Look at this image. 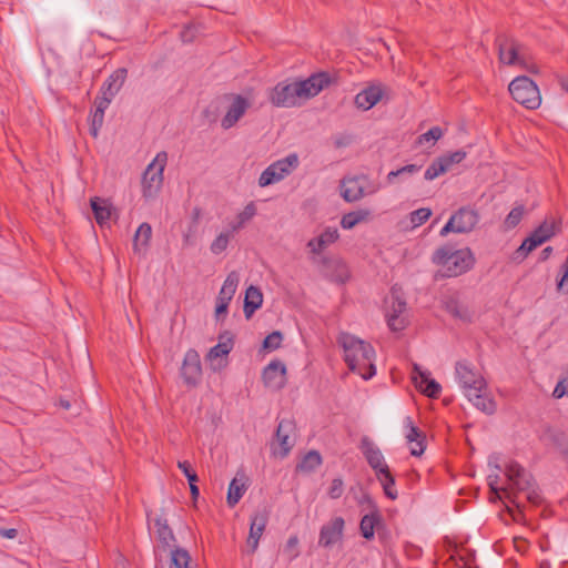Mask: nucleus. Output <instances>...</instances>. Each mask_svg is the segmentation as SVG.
<instances>
[{
    "mask_svg": "<svg viewBox=\"0 0 568 568\" xmlns=\"http://www.w3.org/2000/svg\"><path fill=\"white\" fill-rule=\"evenodd\" d=\"M338 342L344 349V361L351 372L357 373L365 381L375 376L376 353L369 343L347 333L342 334Z\"/></svg>",
    "mask_w": 568,
    "mask_h": 568,
    "instance_id": "obj_1",
    "label": "nucleus"
},
{
    "mask_svg": "<svg viewBox=\"0 0 568 568\" xmlns=\"http://www.w3.org/2000/svg\"><path fill=\"white\" fill-rule=\"evenodd\" d=\"M455 374L466 397L479 410L491 415L496 412L495 400L487 395L486 381L474 372L466 362H457Z\"/></svg>",
    "mask_w": 568,
    "mask_h": 568,
    "instance_id": "obj_2",
    "label": "nucleus"
},
{
    "mask_svg": "<svg viewBox=\"0 0 568 568\" xmlns=\"http://www.w3.org/2000/svg\"><path fill=\"white\" fill-rule=\"evenodd\" d=\"M432 262L444 267V276L456 277L470 271L476 263V258L469 247L456 250L455 245L447 243L434 251Z\"/></svg>",
    "mask_w": 568,
    "mask_h": 568,
    "instance_id": "obj_3",
    "label": "nucleus"
},
{
    "mask_svg": "<svg viewBox=\"0 0 568 568\" xmlns=\"http://www.w3.org/2000/svg\"><path fill=\"white\" fill-rule=\"evenodd\" d=\"M505 475L511 484V489L525 491L527 500L532 505H540L542 497L536 489L532 476L517 462H510L505 469Z\"/></svg>",
    "mask_w": 568,
    "mask_h": 568,
    "instance_id": "obj_4",
    "label": "nucleus"
},
{
    "mask_svg": "<svg viewBox=\"0 0 568 568\" xmlns=\"http://www.w3.org/2000/svg\"><path fill=\"white\" fill-rule=\"evenodd\" d=\"M341 195L345 202L353 203L367 194L379 190V184L371 181L367 174L346 175L339 181Z\"/></svg>",
    "mask_w": 568,
    "mask_h": 568,
    "instance_id": "obj_5",
    "label": "nucleus"
},
{
    "mask_svg": "<svg viewBox=\"0 0 568 568\" xmlns=\"http://www.w3.org/2000/svg\"><path fill=\"white\" fill-rule=\"evenodd\" d=\"M511 98L529 110L537 109L541 97L537 84L527 75L516 77L508 85Z\"/></svg>",
    "mask_w": 568,
    "mask_h": 568,
    "instance_id": "obj_6",
    "label": "nucleus"
},
{
    "mask_svg": "<svg viewBox=\"0 0 568 568\" xmlns=\"http://www.w3.org/2000/svg\"><path fill=\"white\" fill-rule=\"evenodd\" d=\"M480 216L477 210L467 206L459 207L454 212L446 224L439 231V235L445 237L449 233L468 234L479 223Z\"/></svg>",
    "mask_w": 568,
    "mask_h": 568,
    "instance_id": "obj_7",
    "label": "nucleus"
},
{
    "mask_svg": "<svg viewBox=\"0 0 568 568\" xmlns=\"http://www.w3.org/2000/svg\"><path fill=\"white\" fill-rule=\"evenodd\" d=\"M166 161L168 154L162 151L159 152L154 160L146 166L142 179L143 196L145 199L154 197L161 190Z\"/></svg>",
    "mask_w": 568,
    "mask_h": 568,
    "instance_id": "obj_8",
    "label": "nucleus"
},
{
    "mask_svg": "<svg viewBox=\"0 0 568 568\" xmlns=\"http://www.w3.org/2000/svg\"><path fill=\"white\" fill-rule=\"evenodd\" d=\"M298 165V156L291 153L287 156L270 164L260 175L258 185L261 187L268 186L285 179Z\"/></svg>",
    "mask_w": 568,
    "mask_h": 568,
    "instance_id": "obj_9",
    "label": "nucleus"
},
{
    "mask_svg": "<svg viewBox=\"0 0 568 568\" xmlns=\"http://www.w3.org/2000/svg\"><path fill=\"white\" fill-rule=\"evenodd\" d=\"M296 425L292 419H281L278 422L275 438L271 443V452L275 457L281 459L288 456L295 445Z\"/></svg>",
    "mask_w": 568,
    "mask_h": 568,
    "instance_id": "obj_10",
    "label": "nucleus"
},
{
    "mask_svg": "<svg viewBox=\"0 0 568 568\" xmlns=\"http://www.w3.org/2000/svg\"><path fill=\"white\" fill-rule=\"evenodd\" d=\"M223 99L230 104L225 115L221 120V126L224 130H229L233 128L252 106V101L248 98L236 93H226L223 95Z\"/></svg>",
    "mask_w": 568,
    "mask_h": 568,
    "instance_id": "obj_11",
    "label": "nucleus"
},
{
    "mask_svg": "<svg viewBox=\"0 0 568 568\" xmlns=\"http://www.w3.org/2000/svg\"><path fill=\"white\" fill-rule=\"evenodd\" d=\"M498 53L500 62L507 65L526 67L525 47L516 39L507 37L497 38Z\"/></svg>",
    "mask_w": 568,
    "mask_h": 568,
    "instance_id": "obj_12",
    "label": "nucleus"
},
{
    "mask_svg": "<svg viewBox=\"0 0 568 568\" xmlns=\"http://www.w3.org/2000/svg\"><path fill=\"white\" fill-rule=\"evenodd\" d=\"M234 346V335L230 331H224L219 335V343L213 346L206 359L211 362L213 371H221L227 366V355Z\"/></svg>",
    "mask_w": 568,
    "mask_h": 568,
    "instance_id": "obj_13",
    "label": "nucleus"
},
{
    "mask_svg": "<svg viewBox=\"0 0 568 568\" xmlns=\"http://www.w3.org/2000/svg\"><path fill=\"white\" fill-rule=\"evenodd\" d=\"M345 520L342 516L332 517L320 529L318 546L331 549L337 544H343Z\"/></svg>",
    "mask_w": 568,
    "mask_h": 568,
    "instance_id": "obj_14",
    "label": "nucleus"
},
{
    "mask_svg": "<svg viewBox=\"0 0 568 568\" xmlns=\"http://www.w3.org/2000/svg\"><path fill=\"white\" fill-rule=\"evenodd\" d=\"M298 91V81L280 82L272 90L270 99L275 106L292 108L297 104L298 99L303 98Z\"/></svg>",
    "mask_w": 568,
    "mask_h": 568,
    "instance_id": "obj_15",
    "label": "nucleus"
},
{
    "mask_svg": "<svg viewBox=\"0 0 568 568\" xmlns=\"http://www.w3.org/2000/svg\"><path fill=\"white\" fill-rule=\"evenodd\" d=\"M286 365L282 361H271L262 372L264 386L272 390H281L286 385Z\"/></svg>",
    "mask_w": 568,
    "mask_h": 568,
    "instance_id": "obj_16",
    "label": "nucleus"
},
{
    "mask_svg": "<svg viewBox=\"0 0 568 568\" xmlns=\"http://www.w3.org/2000/svg\"><path fill=\"white\" fill-rule=\"evenodd\" d=\"M412 381L415 387L429 398H437L440 395V384L432 378L430 372L422 369L418 364L413 365Z\"/></svg>",
    "mask_w": 568,
    "mask_h": 568,
    "instance_id": "obj_17",
    "label": "nucleus"
},
{
    "mask_svg": "<svg viewBox=\"0 0 568 568\" xmlns=\"http://www.w3.org/2000/svg\"><path fill=\"white\" fill-rule=\"evenodd\" d=\"M202 367L199 353L190 348L185 355L181 366V376L189 386H196L201 379Z\"/></svg>",
    "mask_w": 568,
    "mask_h": 568,
    "instance_id": "obj_18",
    "label": "nucleus"
},
{
    "mask_svg": "<svg viewBox=\"0 0 568 568\" xmlns=\"http://www.w3.org/2000/svg\"><path fill=\"white\" fill-rule=\"evenodd\" d=\"M392 305L387 313V325L390 331L399 332L406 328L408 321L403 314L406 312V301L397 295L396 291L392 290Z\"/></svg>",
    "mask_w": 568,
    "mask_h": 568,
    "instance_id": "obj_19",
    "label": "nucleus"
},
{
    "mask_svg": "<svg viewBox=\"0 0 568 568\" xmlns=\"http://www.w3.org/2000/svg\"><path fill=\"white\" fill-rule=\"evenodd\" d=\"M332 83V78L328 72L321 71L312 74L305 80L298 81V92L302 93L303 99H310L317 95L325 88Z\"/></svg>",
    "mask_w": 568,
    "mask_h": 568,
    "instance_id": "obj_20",
    "label": "nucleus"
},
{
    "mask_svg": "<svg viewBox=\"0 0 568 568\" xmlns=\"http://www.w3.org/2000/svg\"><path fill=\"white\" fill-rule=\"evenodd\" d=\"M268 516L270 513L266 510V508L258 509L251 516L247 546L252 554L255 552L258 547L260 538L262 537L268 523Z\"/></svg>",
    "mask_w": 568,
    "mask_h": 568,
    "instance_id": "obj_21",
    "label": "nucleus"
},
{
    "mask_svg": "<svg viewBox=\"0 0 568 568\" xmlns=\"http://www.w3.org/2000/svg\"><path fill=\"white\" fill-rule=\"evenodd\" d=\"M367 464L375 471V475L381 474V469L388 466L382 454V450L374 444L368 436H363L358 446Z\"/></svg>",
    "mask_w": 568,
    "mask_h": 568,
    "instance_id": "obj_22",
    "label": "nucleus"
},
{
    "mask_svg": "<svg viewBox=\"0 0 568 568\" xmlns=\"http://www.w3.org/2000/svg\"><path fill=\"white\" fill-rule=\"evenodd\" d=\"M384 94L385 88L381 83L369 84L355 95L354 103L356 108L367 111L381 102Z\"/></svg>",
    "mask_w": 568,
    "mask_h": 568,
    "instance_id": "obj_23",
    "label": "nucleus"
},
{
    "mask_svg": "<svg viewBox=\"0 0 568 568\" xmlns=\"http://www.w3.org/2000/svg\"><path fill=\"white\" fill-rule=\"evenodd\" d=\"M126 77L128 70L125 68H119L113 71L102 84L100 89L101 95H98L97 98H106L109 103H111L112 99L122 89Z\"/></svg>",
    "mask_w": 568,
    "mask_h": 568,
    "instance_id": "obj_24",
    "label": "nucleus"
},
{
    "mask_svg": "<svg viewBox=\"0 0 568 568\" xmlns=\"http://www.w3.org/2000/svg\"><path fill=\"white\" fill-rule=\"evenodd\" d=\"M385 528V521L381 511H374L364 515L359 521V532L366 540H373L375 531L382 537V529Z\"/></svg>",
    "mask_w": 568,
    "mask_h": 568,
    "instance_id": "obj_25",
    "label": "nucleus"
},
{
    "mask_svg": "<svg viewBox=\"0 0 568 568\" xmlns=\"http://www.w3.org/2000/svg\"><path fill=\"white\" fill-rule=\"evenodd\" d=\"M404 423H405V427L407 428V434H406L407 442L416 443V446L412 447L410 454L413 456L419 457L426 448V446H425L426 436L417 426L414 425L412 417L407 416L405 418Z\"/></svg>",
    "mask_w": 568,
    "mask_h": 568,
    "instance_id": "obj_26",
    "label": "nucleus"
},
{
    "mask_svg": "<svg viewBox=\"0 0 568 568\" xmlns=\"http://www.w3.org/2000/svg\"><path fill=\"white\" fill-rule=\"evenodd\" d=\"M263 294L262 291L255 286L250 285L245 291L243 312L246 320H250L252 315L262 306Z\"/></svg>",
    "mask_w": 568,
    "mask_h": 568,
    "instance_id": "obj_27",
    "label": "nucleus"
},
{
    "mask_svg": "<svg viewBox=\"0 0 568 568\" xmlns=\"http://www.w3.org/2000/svg\"><path fill=\"white\" fill-rule=\"evenodd\" d=\"M95 110L91 114L90 134L93 138H98L99 131L103 125L104 112L110 105L106 98H95L94 100Z\"/></svg>",
    "mask_w": 568,
    "mask_h": 568,
    "instance_id": "obj_28",
    "label": "nucleus"
},
{
    "mask_svg": "<svg viewBox=\"0 0 568 568\" xmlns=\"http://www.w3.org/2000/svg\"><path fill=\"white\" fill-rule=\"evenodd\" d=\"M540 439L556 447L559 453H562V450L568 446V437L566 433L551 426L545 427Z\"/></svg>",
    "mask_w": 568,
    "mask_h": 568,
    "instance_id": "obj_29",
    "label": "nucleus"
},
{
    "mask_svg": "<svg viewBox=\"0 0 568 568\" xmlns=\"http://www.w3.org/2000/svg\"><path fill=\"white\" fill-rule=\"evenodd\" d=\"M323 464L322 455L316 449L307 452L295 466V473L312 474Z\"/></svg>",
    "mask_w": 568,
    "mask_h": 568,
    "instance_id": "obj_30",
    "label": "nucleus"
},
{
    "mask_svg": "<svg viewBox=\"0 0 568 568\" xmlns=\"http://www.w3.org/2000/svg\"><path fill=\"white\" fill-rule=\"evenodd\" d=\"M322 263L324 266L333 268V272L328 275L331 281L339 284H344L348 281L349 271L343 261L322 257Z\"/></svg>",
    "mask_w": 568,
    "mask_h": 568,
    "instance_id": "obj_31",
    "label": "nucleus"
},
{
    "mask_svg": "<svg viewBox=\"0 0 568 568\" xmlns=\"http://www.w3.org/2000/svg\"><path fill=\"white\" fill-rule=\"evenodd\" d=\"M556 234V224L555 222L544 221L537 229L532 231V233L528 236L529 242L531 244H536L540 246L548 240H550Z\"/></svg>",
    "mask_w": 568,
    "mask_h": 568,
    "instance_id": "obj_32",
    "label": "nucleus"
},
{
    "mask_svg": "<svg viewBox=\"0 0 568 568\" xmlns=\"http://www.w3.org/2000/svg\"><path fill=\"white\" fill-rule=\"evenodd\" d=\"M94 219L99 225H103L111 217V204L106 200L94 196L90 200Z\"/></svg>",
    "mask_w": 568,
    "mask_h": 568,
    "instance_id": "obj_33",
    "label": "nucleus"
},
{
    "mask_svg": "<svg viewBox=\"0 0 568 568\" xmlns=\"http://www.w3.org/2000/svg\"><path fill=\"white\" fill-rule=\"evenodd\" d=\"M445 310L454 317L470 323L474 317V312L465 304H462L457 298H449L445 302Z\"/></svg>",
    "mask_w": 568,
    "mask_h": 568,
    "instance_id": "obj_34",
    "label": "nucleus"
},
{
    "mask_svg": "<svg viewBox=\"0 0 568 568\" xmlns=\"http://www.w3.org/2000/svg\"><path fill=\"white\" fill-rule=\"evenodd\" d=\"M240 283V274L236 271H232L227 274L216 300L230 303L236 292L237 285Z\"/></svg>",
    "mask_w": 568,
    "mask_h": 568,
    "instance_id": "obj_35",
    "label": "nucleus"
},
{
    "mask_svg": "<svg viewBox=\"0 0 568 568\" xmlns=\"http://www.w3.org/2000/svg\"><path fill=\"white\" fill-rule=\"evenodd\" d=\"M156 536L163 547H171L176 541L175 536L168 524V519L161 516L154 519Z\"/></svg>",
    "mask_w": 568,
    "mask_h": 568,
    "instance_id": "obj_36",
    "label": "nucleus"
},
{
    "mask_svg": "<svg viewBox=\"0 0 568 568\" xmlns=\"http://www.w3.org/2000/svg\"><path fill=\"white\" fill-rule=\"evenodd\" d=\"M376 478L381 483L385 496L392 500L397 499L398 493L395 489V477L390 473L389 467L385 466L384 469H381V474L376 475Z\"/></svg>",
    "mask_w": 568,
    "mask_h": 568,
    "instance_id": "obj_37",
    "label": "nucleus"
},
{
    "mask_svg": "<svg viewBox=\"0 0 568 568\" xmlns=\"http://www.w3.org/2000/svg\"><path fill=\"white\" fill-rule=\"evenodd\" d=\"M152 236V227L149 223L140 224L133 237V250L140 253L149 246Z\"/></svg>",
    "mask_w": 568,
    "mask_h": 568,
    "instance_id": "obj_38",
    "label": "nucleus"
},
{
    "mask_svg": "<svg viewBox=\"0 0 568 568\" xmlns=\"http://www.w3.org/2000/svg\"><path fill=\"white\" fill-rule=\"evenodd\" d=\"M339 237L338 230L336 227H326L320 236L316 237L317 247L313 250V254H321L328 245L336 242Z\"/></svg>",
    "mask_w": 568,
    "mask_h": 568,
    "instance_id": "obj_39",
    "label": "nucleus"
},
{
    "mask_svg": "<svg viewBox=\"0 0 568 568\" xmlns=\"http://www.w3.org/2000/svg\"><path fill=\"white\" fill-rule=\"evenodd\" d=\"M449 171V168L444 160L443 155L434 159L429 166L426 169L424 173V179L426 181H433L436 178L447 173Z\"/></svg>",
    "mask_w": 568,
    "mask_h": 568,
    "instance_id": "obj_40",
    "label": "nucleus"
},
{
    "mask_svg": "<svg viewBox=\"0 0 568 568\" xmlns=\"http://www.w3.org/2000/svg\"><path fill=\"white\" fill-rule=\"evenodd\" d=\"M369 215V211L367 210H357L353 212H348L342 216L341 226L344 230H352L361 222L365 221Z\"/></svg>",
    "mask_w": 568,
    "mask_h": 568,
    "instance_id": "obj_41",
    "label": "nucleus"
},
{
    "mask_svg": "<svg viewBox=\"0 0 568 568\" xmlns=\"http://www.w3.org/2000/svg\"><path fill=\"white\" fill-rule=\"evenodd\" d=\"M246 488L244 484H239L236 478H233L229 485L226 503L227 506L233 508L243 497Z\"/></svg>",
    "mask_w": 568,
    "mask_h": 568,
    "instance_id": "obj_42",
    "label": "nucleus"
},
{
    "mask_svg": "<svg viewBox=\"0 0 568 568\" xmlns=\"http://www.w3.org/2000/svg\"><path fill=\"white\" fill-rule=\"evenodd\" d=\"M190 561L191 557L186 549L175 547L171 550L170 568H189Z\"/></svg>",
    "mask_w": 568,
    "mask_h": 568,
    "instance_id": "obj_43",
    "label": "nucleus"
},
{
    "mask_svg": "<svg viewBox=\"0 0 568 568\" xmlns=\"http://www.w3.org/2000/svg\"><path fill=\"white\" fill-rule=\"evenodd\" d=\"M525 213V206L519 204L507 214L504 220L503 226L506 231L515 229L521 221Z\"/></svg>",
    "mask_w": 568,
    "mask_h": 568,
    "instance_id": "obj_44",
    "label": "nucleus"
},
{
    "mask_svg": "<svg viewBox=\"0 0 568 568\" xmlns=\"http://www.w3.org/2000/svg\"><path fill=\"white\" fill-rule=\"evenodd\" d=\"M283 333L281 331H274L270 333L262 343V349L272 352L278 349L283 342Z\"/></svg>",
    "mask_w": 568,
    "mask_h": 568,
    "instance_id": "obj_45",
    "label": "nucleus"
},
{
    "mask_svg": "<svg viewBox=\"0 0 568 568\" xmlns=\"http://www.w3.org/2000/svg\"><path fill=\"white\" fill-rule=\"evenodd\" d=\"M256 214V206L254 202H250L242 212L237 214V223L233 225V231L241 229L247 221L253 219Z\"/></svg>",
    "mask_w": 568,
    "mask_h": 568,
    "instance_id": "obj_46",
    "label": "nucleus"
},
{
    "mask_svg": "<svg viewBox=\"0 0 568 568\" xmlns=\"http://www.w3.org/2000/svg\"><path fill=\"white\" fill-rule=\"evenodd\" d=\"M443 134H444V131L440 126H433L427 132L420 134L417 138L416 143L418 145H423L425 143L433 142V144H434L443 136Z\"/></svg>",
    "mask_w": 568,
    "mask_h": 568,
    "instance_id": "obj_47",
    "label": "nucleus"
},
{
    "mask_svg": "<svg viewBox=\"0 0 568 568\" xmlns=\"http://www.w3.org/2000/svg\"><path fill=\"white\" fill-rule=\"evenodd\" d=\"M230 242V233L223 232L212 242L210 250L213 254L219 255L227 248Z\"/></svg>",
    "mask_w": 568,
    "mask_h": 568,
    "instance_id": "obj_48",
    "label": "nucleus"
},
{
    "mask_svg": "<svg viewBox=\"0 0 568 568\" xmlns=\"http://www.w3.org/2000/svg\"><path fill=\"white\" fill-rule=\"evenodd\" d=\"M432 216V210L428 207L417 209L409 214V220L414 226L424 224Z\"/></svg>",
    "mask_w": 568,
    "mask_h": 568,
    "instance_id": "obj_49",
    "label": "nucleus"
},
{
    "mask_svg": "<svg viewBox=\"0 0 568 568\" xmlns=\"http://www.w3.org/2000/svg\"><path fill=\"white\" fill-rule=\"evenodd\" d=\"M532 242H529V237L527 236L523 243L520 244V246L515 251V253L513 254V260L514 258H520V260H524L531 251H534L535 248H537L538 246L536 244H531Z\"/></svg>",
    "mask_w": 568,
    "mask_h": 568,
    "instance_id": "obj_50",
    "label": "nucleus"
},
{
    "mask_svg": "<svg viewBox=\"0 0 568 568\" xmlns=\"http://www.w3.org/2000/svg\"><path fill=\"white\" fill-rule=\"evenodd\" d=\"M466 151L457 150L455 152L443 154L444 160L446 161L448 168L450 169L454 164H459L462 161L466 159Z\"/></svg>",
    "mask_w": 568,
    "mask_h": 568,
    "instance_id": "obj_51",
    "label": "nucleus"
},
{
    "mask_svg": "<svg viewBox=\"0 0 568 568\" xmlns=\"http://www.w3.org/2000/svg\"><path fill=\"white\" fill-rule=\"evenodd\" d=\"M179 469L184 474L189 483L199 481V476L187 460L178 463Z\"/></svg>",
    "mask_w": 568,
    "mask_h": 568,
    "instance_id": "obj_52",
    "label": "nucleus"
},
{
    "mask_svg": "<svg viewBox=\"0 0 568 568\" xmlns=\"http://www.w3.org/2000/svg\"><path fill=\"white\" fill-rule=\"evenodd\" d=\"M344 491V483L342 478H334L331 483V487L328 489V496L332 499H337L343 495Z\"/></svg>",
    "mask_w": 568,
    "mask_h": 568,
    "instance_id": "obj_53",
    "label": "nucleus"
},
{
    "mask_svg": "<svg viewBox=\"0 0 568 568\" xmlns=\"http://www.w3.org/2000/svg\"><path fill=\"white\" fill-rule=\"evenodd\" d=\"M199 28L194 24L185 26L182 31L180 32V38L182 42L190 43L192 42L197 33Z\"/></svg>",
    "mask_w": 568,
    "mask_h": 568,
    "instance_id": "obj_54",
    "label": "nucleus"
},
{
    "mask_svg": "<svg viewBox=\"0 0 568 568\" xmlns=\"http://www.w3.org/2000/svg\"><path fill=\"white\" fill-rule=\"evenodd\" d=\"M499 475H489L488 476V486L491 493V500L495 501L500 499V488L498 487Z\"/></svg>",
    "mask_w": 568,
    "mask_h": 568,
    "instance_id": "obj_55",
    "label": "nucleus"
},
{
    "mask_svg": "<svg viewBox=\"0 0 568 568\" xmlns=\"http://www.w3.org/2000/svg\"><path fill=\"white\" fill-rule=\"evenodd\" d=\"M566 395H568V377L561 378L557 383V385L552 392V396L557 399L562 398Z\"/></svg>",
    "mask_w": 568,
    "mask_h": 568,
    "instance_id": "obj_56",
    "label": "nucleus"
},
{
    "mask_svg": "<svg viewBox=\"0 0 568 568\" xmlns=\"http://www.w3.org/2000/svg\"><path fill=\"white\" fill-rule=\"evenodd\" d=\"M358 505L359 506L366 505L367 508L371 510V513L379 511L376 501L373 499V497L368 493L363 494V496L358 500Z\"/></svg>",
    "mask_w": 568,
    "mask_h": 568,
    "instance_id": "obj_57",
    "label": "nucleus"
},
{
    "mask_svg": "<svg viewBox=\"0 0 568 568\" xmlns=\"http://www.w3.org/2000/svg\"><path fill=\"white\" fill-rule=\"evenodd\" d=\"M229 304L227 302H224L222 298L221 301L216 300L215 303V320L219 322L221 320V316H225L229 311Z\"/></svg>",
    "mask_w": 568,
    "mask_h": 568,
    "instance_id": "obj_58",
    "label": "nucleus"
},
{
    "mask_svg": "<svg viewBox=\"0 0 568 568\" xmlns=\"http://www.w3.org/2000/svg\"><path fill=\"white\" fill-rule=\"evenodd\" d=\"M353 139L349 134H337L334 136V146L336 149L346 148L352 143Z\"/></svg>",
    "mask_w": 568,
    "mask_h": 568,
    "instance_id": "obj_59",
    "label": "nucleus"
},
{
    "mask_svg": "<svg viewBox=\"0 0 568 568\" xmlns=\"http://www.w3.org/2000/svg\"><path fill=\"white\" fill-rule=\"evenodd\" d=\"M507 498H508V500H509L511 504H514V505L517 507V510H516V511H514L513 517H514V520H515V521H519V520L524 517V514H523V511H521V509H520V505H519V504L516 501V499H515V498H516V495H515L514 493L508 491V493H507Z\"/></svg>",
    "mask_w": 568,
    "mask_h": 568,
    "instance_id": "obj_60",
    "label": "nucleus"
},
{
    "mask_svg": "<svg viewBox=\"0 0 568 568\" xmlns=\"http://www.w3.org/2000/svg\"><path fill=\"white\" fill-rule=\"evenodd\" d=\"M423 165L419 164H407L398 169L400 175H413L420 171Z\"/></svg>",
    "mask_w": 568,
    "mask_h": 568,
    "instance_id": "obj_61",
    "label": "nucleus"
},
{
    "mask_svg": "<svg viewBox=\"0 0 568 568\" xmlns=\"http://www.w3.org/2000/svg\"><path fill=\"white\" fill-rule=\"evenodd\" d=\"M0 536L8 539H13L18 536L16 528H0Z\"/></svg>",
    "mask_w": 568,
    "mask_h": 568,
    "instance_id": "obj_62",
    "label": "nucleus"
},
{
    "mask_svg": "<svg viewBox=\"0 0 568 568\" xmlns=\"http://www.w3.org/2000/svg\"><path fill=\"white\" fill-rule=\"evenodd\" d=\"M197 481L189 483L190 486V493L193 500H196L200 496V489L196 485Z\"/></svg>",
    "mask_w": 568,
    "mask_h": 568,
    "instance_id": "obj_63",
    "label": "nucleus"
},
{
    "mask_svg": "<svg viewBox=\"0 0 568 568\" xmlns=\"http://www.w3.org/2000/svg\"><path fill=\"white\" fill-rule=\"evenodd\" d=\"M552 253V247L551 246H547L545 247L541 252H540V257L539 260L540 261H546L549 258V256L551 255Z\"/></svg>",
    "mask_w": 568,
    "mask_h": 568,
    "instance_id": "obj_64",
    "label": "nucleus"
}]
</instances>
